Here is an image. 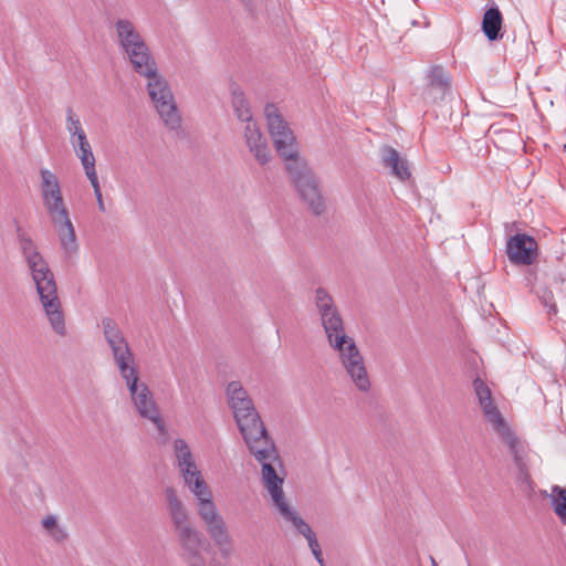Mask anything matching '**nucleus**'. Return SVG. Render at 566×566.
Listing matches in <instances>:
<instances>
[{
    "label": "nucleus",
    "instance_id": "f257e3e1",
    "mask_svg": "<svg viewBox=\"0 0 566 566\" xmlns=\"http://www.w3.org/2000/svg\"><path fill=\"white\" fill-rule=\"evenodd\" d=\"M18 242L45 316L52 329L57 335L64 336L66 334L65 318L54 273L35 242L28 234L19 233Z\"/></svg>",
    "mask_w": 566,
    "mask_h": 566
},
{
    "label": "nucleus",
    "instance_id": "f03ea898",
    "mask_svg": "<svg viewBox=\"0 0 566 566\" xmlns=\"http://www.w3.org/2000/svg\"><path fill=\"white\" fill-rule=\"evenodd\" d=\"M40 190L43 206L53 224L62 250L73 255L78 250L75 229L69 209L64 202L57 176L46 168L40 170Z\"/></svg>",
    "mask_w": 566,
    "mask_h": 566
},
{
    "label": "nucleus",
    "instance_id": "7ed1b4c3",
    "mask_svg": "<svg viewBox=\"0 0 566 566\" xmlns=\"http://www.w3.org/2000/svg\"><path fill=\"white\" fill-rule=\"evenodd\" d=\"M164 502L182 557L201 553L206 544L205 536L191 522L189 511L175 488L168 486L164 490Z\"/></svg>",
    "mask_w": 566,
    "mask_h": 566
},
{
    "label": "nucleus",
    "instance_id": "20e7f679",
    "mask_svg": "<svg viewBox=\"0 0 566 566\" xmlns=\"http://www.w3.org/2000/svg\"><path fill=\"white\" fill-rule=\"evenodd\" d=\"M314 304L331 349L338 356L358 347L356 340L346 334L344 319L332 297L323 287L315 290Z\"/></svg>",
    "mask_w": 566,
    "mask_h": 566
},
{
    "label": "nucleus",
    "instance_id": "39448f33",
    "mask_svg": "<svg viewBox=\"0 0 566 566\" xmlns=\"http://www.w3.org/2000/svg\"><path fill=\"white\" fill-rule=\"evenodd\" d=\"M290 179L306 208L314 214L326 212L327 203L323 196L319 180L303 158H297L285 164Z\"/></svg>",
    "mask_w": 566,
    "mask_h": 566
},
{
    "label": "nucleus",
    "instance_id": "423d86ee",
    "mask_svg": "<svg viewBox=\"0 0 566 566\" xmlns=\"http://www.w3.org/2000/svg\"><path fill=\"white\" fill-rule=\"evenodd\" d=\"M145 81L147 94L165 127L178 132L181 116L168 81L159 70L145 77Z\"/></svg>",
    "mask_w": 566,
    "mask_h": 566
},
{
    "label": "nucleus",
    "instance_id": "0eeeda50",
    "mask_svg": "<svg viewBox=\"0 0 566 566\" xmlns=\"http://www.w3.org/2000/svg\"><path fill=\"white\" fill-rule=\"evenodd\" d=\"M264 116L274 147L285 164L300 158L293 132L277 107L274 104H266Z\"/></svg>",
    "mask_w": 566,
    "mask_h": 566
},
{
    "label": "nucleus",
    "instance_id": "6e6552de",
    "mask_svg": "<svg viewBox=\"0 0 566 566\" xmlns=\"http://www.w3.org/2000/svg\"><path fill=\"white\" fill-rule=\"evenodd\" d=\"M197 514L205 524L209 536L212 538L220 554L223 557L230 556L233 552V538L216 502L213 501L198 509Z\"/></svg>",
    "mask_w": 566,
    "mask_h": 566
},
{
    "label": "nucleus",
    "instance_id": "1a4fd4ad",
    "mask_svg": "<svg viewBox=\"0 0 566 566\" xmlns=\"http://www.w3.org/2000/svg\"><path fill=\"white\" fill-rule=\"evenodd\" d=\"M262 465L261 476L264 489L271 497L272 505L283 520L296 513L293 506L286 500L283 492V476L276 472V465L281 467L280 459L277 461H266L260 463Z\"/></svg>",
    "mask_w": 566,
    "mask_h": 566
},
{
    "label": "nucleus",
    "instance_id": "9d476101",
    "mask_svg": "<svg viewBox=\"0 0 566 566\" xmlns=\"http://www.w3.org/2000/svg\"><path fill=\"white\" fill-rule=\"evenodd\" d=\"M227 398L239 430L262 421L252 399L240 381L228 384Z\"/></svg>",
    "mask_w": 566,
    "mask_h": 566
},
{
    "label": "nucleus",
    "instance_id": "9b49d317",
    "mask_svg": "<svg viewBox=\"0 0 566 566\" xmlns=\"http://www.w3.org/2000/svg\"><path fill=\"white\" fill-rule=\"evenodd\" d=\"M240 432L249 448V451L259 463L279 460L280 457L277 450L274 442L268 434L263 421H259L240 429Z\"/></svg>",
    "mask_w": 566,
    "mask_h": 566
},
{
    "label": "nucleus",
    "instance_id": "f8f14e48",
    "mask_svg": "<svg viewBox=\"0 0 566 566\" xmlns=\"http://www.w3.org/2000/svg\"><path fill=\"white\" fill-rule=\"evenodd\" d=\"M337 359L354 387L360 392H369L371 380L359 347L338 356Z\"/></svg>",
    "mask_w": 566,
    "mask_h": 566
},
{
    "label": "nucleus",
    "instance_id": "ddd939ff",
    "mask_svg": "<svg viewBox=\"0 0 566 566\" xmlns=\"http://www.w3.org/2000/svg\"><path fill=\"white\" fill-rule=\"evenodd\" d=\"M102 327L115 366L122 367L135 361V355L118 325L112 318H104Z\"/></svg>",
    "mask_w": 566,
    "mask_h": 566
},
{
    "label": "nucleus",
    "instance_id": "4468645a",
    "mask_svg": "<svg viewBox=\"0 0 566 566\" xmlns=\"http://www.w3.org/2000/svg\"><path fill=\"white\" fill-rule=\"evenodd\" d=\"M178 471L182 478L185 486L195 497L196 510L214 501L212 491L207 484L196 462L178 468Z\"/></svg>",
    "mask_w": 566,
    "mask_h": 566
},
{
    "label": "nucleus",
    "instance_id": "2eb2a0df",
    "mask_svg": "<svg viewBox=\"0 0 566 566\" xmlns=\"http://www.w3.org/2000/svg\"><path fill=\"white\" fill-rule=\"evenodd\" d=\"M473 386L486 420L492 424L501 439L504 437L510 438V434L513 432L504 421L497 407L493 403L489 387L479 378L474 380Z\"/></svg>",
    "mask_w": 566,
    "mask_h": 566
},
{
    "label": "nucleus",
    "instance_id": "dca6fc26",
    "mask_svg": "<svg viewBox=\"0 0 566 566\" xmlns=\"http://www.w3.org/2000/svg\"><path fill=\"white\" fill-rule=\"evenodd\" d=\"M114 29L116 43L124 56L148 45L135 23L129 19H117L114 22Z\"/></svg>",
    "mask_w": 566,
    "mask_h": 566
},
{
    "label": "nucleus",
    "instance_id": "f3484780",
    "mask_svg": "<svg viewBox=\"0 0 566 566\" xmlns=\"http://www.w3.org/2000/svg\"><path fill=\"white\" fill-rule=\"evenodd\" d=\"M506 253L512 263L530 265L537 258V243L530 235L516 234L507 241Z\"/></svg>",
    "mask_w": 566,
    "mask_h": 566
},
{
    "label": "nucleus",
    "instance_id": "a211bd4d",
    "mask_svg": "<svg viewBox=\"0 0 566 566\" xmlns=\"http://www.w3.org/2000/svg\"><path fill=\"white\" fill-rule=\"evenodd\" d=\"M502 441L509 447L510 452L513 455V461L517 469L516 483L518 488L522 492L530 494L533 491V485L525 462L526 450L524 444L515 437L514 433H511L510 438H502Z\"/></svg>",
    "mask_w": 566,
    "mask_h": 566
},
{
    "label": "nucleus",
    "instance_id": "6ab92c4d",
    "mask_svg": "<svg viewBox=\"0 0 566 566\" xmlns=\"http://www.w3.org/2000/svg\"><path fill=\"white\" fill-rule=\"evenodd\" d=\"M138 415L151 421L160 433L165 432V424L160 417L159 409L148 386L143 387L130 397Z\"/></svg>",
    "mask_w": 566,
    "mask_h": 566
},
{
    "label": "nucleus",
    "instance_id": "aec40b11",
    "mask_svg": "<svg viewBox=\"0 0 566 566\" xmlns=\"http://www.w3.org/2000/svg\"><path fill=\"white\" fill-rule=\"evenodd\" d=\"M243 137L250 153L260 165L268 164L272 156L266 139L255 120H249L243 127Z\"/></svg>",
    "mask_w": 566,
    "mask_h": 566
},
{
    "label": "nucleus",
    "instance_id": "412c9836",
    "mask_svg": "<svg viewBox=\"0 0 566 566\" xmlns=\"http://www.w3.org/2000/svg\"><path fill=\"white\" fill-rule=\"evenodd\" d=\"M125 59L129 62L134 72L143 78L159 70L148 45L125 55Z\"/></svg>",
    "mask_w": 566,
    "mask_h": 566
},
{
    "label": "nucleus",
    "instance_id": "4be33fe9",
    "mask_svg": "<svg viewBox=\"0 0 566 566\" xmlns=\"http://www.w3.org/2000/svg\"><path fill=\"white\" fill-rule=\"evenodd\" d=\"M125 59L129 62L134 72L143 78L159 70L148 45L125 55Z\"/></svg>",
    "mask_w": 566,
    "mask_h": 566
},
{
    "label": "nucleus",
    "instance_id": "5701e85b",
    "mask_svg": "<svg viewBox=\"0 0 566 566\" xmlns=\"http://www.w3.org/2000/svg\"><path fill=\"white\" fill-rule=\"evenodd\" d=\"M450 91V77L441 66H434L429 73V84L426 88V98L439 102Z\"/></svg>",
    "mask_w": 566,
    "mask_h": 566
},
{
    "label": "nucleus",
    "instance_id": "b1692460",
    "mask_svg": "<svg viewBox=\"0 0 566 566\" xmlns=\"http://www.w3.org/2000/svg\"><path fill=\"white\" fill-rule=\"evenodd\" d=\"M381 160L385 167L391 169V174L399 180H408L411 176L407 159L401 158L399 153L389 146L381 148Z\"/></svg>",
    "mask_w": 566,
    "mask_h": 566
},
{
    "label": "nucleus",
    "instance_id": "393cba45",
    "mask_svg": "<svg viewBox=\"0 0 566 566\" xmlns=\"http://www.w3.org/2000/svg\"><path fill=\"white\" fill-rule=\"evenodd\" d=\"M284 521L290 523L301 535L306 538L313 556L317 563L323 566L324 559L322 556V549L311 526L300 516L297 512Z\"/></svg>",
    "mask_w": 566,
    "mask_h": 566
},
{
    "label": "nucleus",
    "instance_id": "a878e982",
    "mask_svg": "<svg viewBox=\"0 0 566 566\" xmlns=\"http://www.w3.org/2000/svg\"><path fill=\"white\" fill-rule=\"evenodd\" d=\"M503 17L497 7H491L484 12L482 20V31L489 41L502 39L501 33Z\"/></svg>",
    "mask_w": 566,
    "mask_h": 566
},
{
    "label": "nucleus",
    "instance_id": "bb28decb",
    "mask_svg": "<svg viewBox=\"0 0 566 566\" xmlns=\"http://www.w3.org/2000/svg\"><path fill=\"white\" fill-rule=\"evenodd\" d=\"M116 368L118 369L122 379L125 381L130 397L138 392L143 387L147 386L144 381H140L136 360L132 364H126Z\"/></svg>",
    "mask_w": 566,
    "mask_h": 566
},
{
    "label": "nucleus",
    "instance_id": "cd10ccee",
    "mask_svg": "<svg viewBox=\"0 0 566 566\" xmlns=\"http://www.w3.org/2000/svg\"><path fill=\"white\" fill-rule=\"evenodd\" d=\"M76 156L81 160L84 172L87 179H94L97 177L95 169V157L92 151V147L88 140L81 142L76 147H73Z\"/></svg>",
    "mask_w": 566,
    "mask_h": 566
},
{
    "label": "nucleus",
    "instance_id": "c85d7f7f",
    "mask_svg": "<svg viewBox=\"0 0 566 566\" xmlns=\"http://www.w3.org/2000/svg\"><path fill=\"white\" fill-rule=\"evenodd\" d=\"M41 526L48 537L55 543H63L67 538L65 526L56 515L49 514L41 520Z\"/></svg>",
    "mask_w": 566,
    "mask_h": 566
},
{
    "label": "nucleus",
    "instance_id": "c756f323",
    "mask_svg": "<svg viewBox=\"0 0 566 566\" xmlns=\"http://www.w3.org/2000/svg\"><path fill=\"white\" fill-rule=\"evenodd\" d=\"M65 128L70 134V143L73 147H76L81 142L87 140L82 123L71 107L66 109Z\"/></svg>",
    "mask_w": 566,
    "mask_h": 566
},
{
    "label": "nucleus",
    "instance_id": "7c9ffc66",
    "mask_svg": "<svg viewBox=\"0 0 566 566\" xmlns=\"http://www.w3.org/2000/svg\"><path fill=\"white\" fill-rule=\"evenodd\" d=\"M552 507L560 522L566 525V489L554 485L551 493Z\"/></svg>",
    "mask_w": 566,
    "mask_h": 566
},
{
    "label": "nucleus",
    "instance_id": "2f4dec72",
    "mask_svg": "<svg viewBox=\"0 0 566 566\" xmlns=\"http://www.w3.org/2000/svg\"><path fill=\"white\" fill-rule=\"evenodd\" d=\"M177 469L195 463V457L189 444L184 439H176L172 444Z\"/></svg>",
    "mask_w": 566,
    "mask_h": 566
},
{
    "label": "nucleus",
    "instance_id": "473e14b6",
    "mask_svg": "<svg viewBox=\"0 0 566 566\" xmlns=\"http://www.w3.org/2000/svg\"><path fill=\"white\" fill-rule=\"evenodd\" d=\"M232 95V105L238 119L244 124H248L249 120H254L243 94L234 91Z\"/></svg>",
    "mask_w": 566,
    "mask_h": 566
},
{
    "label": "nucleus",
    "instance_id": "72a5a7b5",
    "mask_svg": "<svg viewBox=\"0 0 566 566\" xmlns=\"http://www.w3.org/2000/svg\"><path fill=\"white\" fill-rule=\"evenodd\" d=\"M542 303L544 306L548 308L549 314H556L557 307L556 304L553 302V294L551 291H544L543 294L539 296Z\"/></svg>",
    "mask_w": 566,
    "mask_h": 566
},
{
    "label": "nucleus",
    "instance_id": "f704fd0d",
    "mask_svg": "<svg viewBox=\"0 0 566 566\" xmlns=\"http://www.w3.org/2000/svg\"><path fill=\"white\" fill-rule=\"evenodd\" d=\"M93 189H94V195L96 197V200H97V203H98V209L101 211H105V206H104V202H103V197H102V191H101V187H99V181H98V177L94 178V179H88Z\"/></svg>",
    "mask_w": 566,
    "mask_h": 566
},
{
    "label": "nucleus",
    "instance_id": "c9c22d12",
    "mask_svg": "<svg viewBox=\"0 0 566 566\" xmlns=\"http://www.w3.org/2000/svg\"><path fill=\"white\" fill-rule=\"evenodd\" d=\"M188 566H207L206 559L201 553L184 557Z\"/></svg>",
    "mask_w": 566,
    "mask_h": 566
},
{
    "label": "nucleus",
    "instance_id": "e433bc0d",
    "mask_svg": "<svg viewBox=\"0 0 566 566\" xmlns=\"http://www.w3.org/2000/svg\"><path fill=\"white\" fill-rule=\"evenodd\" d=\"M263 0H242V2L250 7L251 9L255 8L259 3H261Z\"/></svg>",
    "mask_w": 566,
    "mask_h": 566
},
{
    "label": "nucleus",
    "instance_id": "4c0bfd02",
    "mask_svg": "<svg viewBox=\"0 0 566 566\" xmlns=\"http://www.w3.org/2000/svg\"><path fill=\"white\" fill-rule=\"evenodd\" d=\"M432 564H433V566H438L437 563L434 562V559H432Z\"/></svg>",
    "mask_w": 566,
    "mask_h": 566
}]
</instances>
